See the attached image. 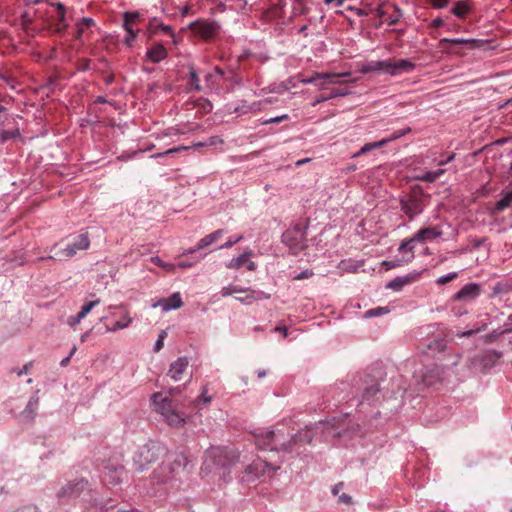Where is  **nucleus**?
<instances>
[{
  "label": "nucleus",
  "instance_id": "1",
  "mask_svg": "<svg viewBox=\"0 0 512 512\" xmlns=\"http://www.w3.org/2000/svg\"><path fill=\"white\" fill-rule=\"evenodd\" d=\"M313 439L311 430L300 431L296 435L284 433L281 429H260L254 434V440L259 449L270 451H291L292 445L297 442L309 443Z\"/></svg>",
  "mask_w": 512,
  "mask_h": 512
},
{
  "label": "nucleus",
  "instance_id": "2",
  "mask_svg": "<svg viewBox=\"0 0 512 512\" xmlns=\"http://www.w3.org/2000/svg\"><path fill=\"white\" fill-rule=\"evenodd\" d=\"M151 402L154 410L160 414L163 420L171 427H181L185 424L186 415L180 411L178 403L162 393H154L151 396Z\"/></svg>",
  "mask_w": 512,
  "mask_h": 512
},
{
  "label": "nucleus",
  "instance_id": "3",
  "mask_svg": "<svg viewBox=\"0 0 512 512\" xmlns=\"http://www.w3.org/2000/svg\"><path fill=\"white\" fill-rule=\"evenodd\" d=\"M249 459L246 455L242 456L230 447H211L205 452L204 467L210 469L211 465L218 467H229L237 462L245 464Z\"/></svg>",
  "mask_w": 512,
  "mask_h": 512
},
{
  "label": "nucleus",
  "instance_id": "4",
  "mask_svg": "<svg viewBox=\"0 0 512 512\" xmlns=\"http://www.w3.org/2000/svg\"><path fill=\"white\" fill-rule=\"evenodd\" d=\"M188 459L183 453L170 455L154 472L157 483H168L184 472Z\"/></svg>",
  "mask_w": 512,
  "mask_h": 512
},
{
  "label": "nucleus",
  "instance_id": "5",
  "mask_svg": "<svg viewBox=\"0 0 512 512\" xmlns=\"http://www.w3.org/2000/svg\"><path fill=\"white\" fill-rule=\"evenodd\" d=\"M415 69V64L407 59H399V60H376L369 61L362 67L363 73H371L382 71L391 76H398L403 73L412 72Z\"/></svg>",
  "mask_w": 512,
  "mask_h": 512
},
{
  "label": "nucleus",
  "instance_id": "6",
  "mask_svg": "<svg viewBox=\"0 0 512 512\" xmlns=\"http://www.w3.org/2000/svg\"><path fill=\"white\" fill-rule=\"evenodd\" d=\"M165 453V447L160 443L150 442L137 449L133 455V465L138 472L144 471L149 464L156 461Z\"/></svg>",
  "mask_w": 512,
  "mask_h": 512
},
{
  "label": "nucleus",
  "instance_id": "7",
  "mask_svg": "<svg viewBox=\"0 0 512 512\" xmlns=\"http://www.w3.org/2000/svg\"><path fill=\"white\" fill-rule=\"evenodd\" d=\"M89 245L90 240L88 238V235L82 233L75 236L73 240L70 243H68L64 249H56L55 246L51 248V252H54V254L48 256L47 259H54L59 261L69 259L73 257L77 253V251L88 249Z\"/></svg>",
  "mask_w": 512,
  "mask_h": 512
},
{
  "label": "nucleus",
  "instance_id": "8",
  "mask_svg": "<svg viewBox=\"0 0 512 512\" xmlns=\"http://www.w3.org/2000/svg\"><path fill=\"white\" fill-rule=\"evenodd\" d=\"M503 354L497 350H487L479 355H475L468 359L467 367L469 369L479 370L482 373H486L497 365Z\"/></svg>",
  "mask_w": 512,
  "mask_h": 512
},
{
  "label": "nucleus",
  "instance_id": "9",
  "mask_svg": "<svg viewBox=\"0 0 512 512\" xmlns=\"http://www.w3.org/2000/svg\"><path fill=\"white\" fill-rule=\"evenodd\" d=\"M282 242L287 245L292 253L297 254L306 246V231L301 224H296L282 234Z\"/></svg>",
  "mask_w": 512,
  "mask_h": 512
},
{
  "label": "nucleus",
  "instance_id": "10",
  "mask_svg": "<svg viewBox=\"0 0 512 512\" xmlns=\"http://www.w3.org/2000/svg\"><path fill=\"white\" fill-rule=\"evenodd\" d=\"M349 72L343 73H314L311 77L303 78L301 83L303 84H313L320 90H324L328 87V85L340 84L341 77H349Z\"/></svg>",
  "mask_w": 512,
  "mask_h": 512
},
{
  "label": "nucleus",
  "instance_id": "11",
  "mask_svg": "<svg viewBox=\"0 0 512 512\" xmlns=\"http://www.w3.org/2000/svg\"><path fill=\"white\" fill-rule=\"evenodd\" d=\"M400 206L401 210L408 216L409 220H413L423 212L426 205L421 196L413 194L402 198L400 200Z\"/></svg>",
  "mask_w": 512,
  "mask_h": 512
},
{
  "label": "nucleus",
  "instance_id": "12",
  "mask_svg": "<svg viewBox=\"0 0 512 512\" xmlns=\"http://www.w3.org/2000/svg\"><path fill=\"white\" fill-rule=\"evenodd\" d=\"M244 466H245V473L250 476L249 479L258 478V477L266 474L267 472L277 471L280 469V465L270 463L267 460H262L260 458L253 461L250 464H247V462H245Z\"/></svg>",
  "mask_w": 512,
  "mask_h": 512
},
{
  "label": "nucleus",
  "instance_id": "13",
  "mask_svg": "<svg viewBox=\"0 0 512 512\" xmlns=\"http://www.w3.org/2000/svg\"><path fill=\"white\" fill-rule=\"evenodd\" d=\"M88 487V482L84 479L68 482L57 493L59 500L76 498Z\"/></svg>",
  "mask_w": 512,
  "mask_h": 512
},
{
  "label": "nucleus",
  "instance_id": "14",
  "mask_svg": "<svg viewBox=\"0 0 512 512\" xmlns=\"http://www.w3.org/2000/svg\"><path fill=\"white\" fill-rule=\"evenodd\" d=\"M482 287L478 283H468L464 285L454 296V301H462L465 303H470L476 298H478L481 294Z\"/></svg>",
  "mask_w": 512,
  "mask_h": 512
},
{
  "label": "nucleus",
  "instance_id": "15",
  "mask_svg": "<svg viewBox=\"0 0 512 512\" xmlns=\"http://www.w3.org/2000/svg\"><path fill=\"white\" fill-rule=\"evenodd\" d=\"M126 471L123 466L107 465L103 475V481L106 484L116 485L126 477Z\"/></svg>",
  "mask_w": 512,
  "mask_h": 512
},
{
  "label": "nucleus",
  "instance_id": "16",
  "mask_svg": "<svg viewBox=\"0 0 512 512\" xmlns=\"http://www.w3.org/2000/svg\"><path fill=\"white\" fill-rule=\"evenodd\" d=\"M189 366V359L186 356L179 357L170 364L168 370V376L175 382L183 379L184 373L187 371Z\"/></svg>",
  "mask_w": 512,
  "mask_h": 512
},
{
  "label": "nucleus",
  "instance_id": "17",
  "mask_svg": "<svg viewBox=\"0 0 512 512\" xmlns=\"http://www.w3.org/2000/svg\"><path fill=\"white\" fill-rule=\"evenodd\" d=\"M420 272L418 271H412L406 275L398 276L391 281H389L386 284V288L394 290V291H400L404 286L415 282L420 277Z\"/></svg>",
  "mask_w": 512,
  "mask_h": 512
},
{
  "label": "nucleus",
  "instance_id": "18",
  "mask_svg": "<svg viewBox=\"0 0 512 512\" xmlns=\"http://www.w3.org/2000/svg\"><path fill=\"white\" fill-rule=\"evenodd\" d=\"M223 234H224V230L218 229V230L214 231L213 233L206 235L198 242L196 247L186 250L184 252V255L192 254L196 251H199L203 248L210 246L211 244L216 242Z\"/></svg>",
  "mask_w": 512,
  "mask_h": 512
},
{
  "label": "nucleus",
  "instance_id": "19",
  "mask_svg": "<svg viewBox=\"0 0 512 512\" xmlns=\"http://www.w3.org/2000/svg\"><path fill=\"white\" fill-rule=\"evenodd\" d=\"M182 305L183 301L180 293L175 292L170 297L161 299L157 304L154 305V307L160 306L163 309V311H170L179 309L180 307H182Z\"/></svg>",
  "mask_w": 512,
  "mask_h": 512
},
{
  "label": "nucleus",
  "instance_id": "20",
  "mask_svg": "<svg viewBox=\"0 0 512 512\" xmlns=\"http://www.w3.org/2000/svg\"><path fill=\"white\" fill-rule=\"evenodd\" d=\"M443 232L439 227H427L420 229L414 236L416 242H426L442 236Z\"/></svg>",
  "mask_w": 512,
  "mask_h": 512
},
{
  "label": "nucleus",
  "instance_id": "21",
  "mask_svg": "<svg viewBox=\"0 0 512 512\" xmlns=\"http://www.w3.org/2000/svg\"><path fill=\"white\" fill-rule=\"evenodd\" d=\"M38 392L39 391H36L31 395L26 407L24 408V410L21 413L22 416L29 421H33L37 414V409H38L39 401H40Z\"/></svg>",
  "mask_w": 512,
  "mask_h": 512
},
{
  "label": "nucleus",
  "instance_id": "22",
  "mask_svg": "<svg viewBox=\"0 0 512 512\" xmlns=\"http://www.w3.org/2000/svg\"><path fill=\"white\" fill-rule=\"evenodd\" d=\"M261 105L262 102H253L249 104L247 101L241 100L238 105L230 107L229 110L237 115H245L250 112L260 111Z\"/></svg>",
  "mask_w": 512,
  "mask_h": 512
},
{
  "label": "nucleus",
  "instance_id": "23",
  "mask_svg": "<svg viewBox=\"0 0 512 512\" xmlns=\"http://www.w3.org/2000/svg\"><path fill=\"white\" fill-rule=\"evenodd\" d=\"M193 25L196 26L197 33L206 39L211 38L219 28L216 22H196Z\"/></svg>",
  "mask_w": 512,
  "mask_h": 512
},
{
  "label": "nucleus",
  "instance_id": "24",
  "mask_svg": "<svg viewBox=\"0 0 512 512\" xmlns=\"http://www.w3.org/2000/svg\"><path fill=\"white\" fill-rule=\"evenodd\" d=\"M146 57L152 63H159L167 57V50L162 44H156L148 49Z\"/></svg>",
  "mask_w": 512,
  "mask_h": 512
},
{
  "label": "nucleus",
  "instance_id": "25",
  "mask_svg": "<svg viewBox=\"0 0 512 512\" xmlns=\"http://www.w3.org/2000/svg\"><path fill=\"white\" fill-rule=\"evenodd\" d=\"M245 297H237L236 299L243 304L249 305L254 301L265 300L270 298V294L260 290H248Z\"/></svg>",
  "mask_w": 512,
  "mask_h": 512
},
{
  "label": "nucleus",
  "instance_id": "26",
  "mask_svg": "<svg viewBox=\"0 0 512 512\" xmlns=\"http://www.w3.org/2000/svg\"><path fill=\"white\" fill-rule=\"evenodd\" d=\"M349 94L348 90L345 89H333L329 94H321L314 99L312 106L316 107L318 104L328 101L333 98L343 97Z\"/></svg>",
  "mask_w": 512,
  "mask_h": 512
},
{
  "label": "nucleus",
  "instance_id": "27",
  "mask_svg": "<svg viewBox=\"0 0 512 512\" xmlns=\"http://www.w3.org/2000/svg\"><path fill=\"white\" fill-rule=\"evenodd\" d=\"M251 256H252V251L247 250L244 253H242L241 255L232 258L226 264V267L229 269H239L240 267H242L244 264H246L248 262V260L250 259Z\"/></svg>",
  "mask_w": 512,
  "mask_h": 512
},
{
  "label": "nucleus",
  "instance_id": "28",
  "mask_svg": "<svg viewBox=\"0 0 512 512\" xmlns=\"http://www.w3.org/2000/svg\"><path fill=\"white\" fill-rule=\"evenodd\" d=\"M379 384L376 381H372L371 384L367 385L362 394V402L367 401L370 403L374 400L375 396L379 393Z\"/></svg>",
  "mask_w": 512,
  "mask_h": 512
},
{
  "label": "nucleus",
  "instance_id": "29",
  "mask_svg": "<svg viewBox=\"0 0 512 512\" xmlns=\"http://www.w3.org/2000/svg\"><path fill=\"white\" fill-rule=\"evenodd\" d=\"M471 6L467 1H457L451 9V13L458 18H465Z\"/></svg>",
  "mask_w": 512,
  "mask_h": 512
},
{
  "label": "nucleus",
  "instance_id": "30",
  "mask_svg": "<svg viewBox=\"0 0 512 512\" xmlns=\"http://www.w3.org/2000/svg\"><path fill=\"white\" fill-rule=\"evenodd\" d=\"M386 145V141H375V142H371V143H367L365 144L364 146L361 147V149L359 151H357L356 153H354L352 155V158H358L360 157L361 155H364V154H367L369 153L370 151L374 150V149H377V148H381L383 146Z\"/></svg>",
  "mask_w": 512,
  "mask_h": 512
},
{
  "label": "nucleus",
  "instance_id": "31",
  "mask_svg": "<svg viewBox=\"0 0 512 512\" xmlns=\"http://www.w3.org/2000/svg\"><path fill=\"white\" fill-rule=\"evenodd\" d=\"M95 24V21L90 17H84L80 22L76 24L77 30L75 34V38L80 40L85 30L92 27Z\"/></svg>",
  "mask_w": 512,
  "mask_h": 512
},
{
  "label": "nucleus",
  "instance_id": "32",
  "mask_svg": "<svg viewBox=\"0 0 512 512\" xmlns=\"http://www.w3.org/2000/svg\"><path fill=\"white\" fill-rule=\"evenodd\" d=\"M188 84L191 89L198 91V92L202 91V86L200 84V78L193 66L189 67V82H188Z\"/></svg>",
  "mask_w": 512,
  "mask_h": 512
},
{
  "label": "nucleus",
  "instance_id": "33",
  "mask_svg": "<svg viewBox=\"0 0 512 512\" xmlns=\"http://www.w3.org/2000/svg\"><path fill=\"white\" fill-rule=\"evenodd\" d=\"M132 322V318L125 314L120 320H118L112 327H107V332H115L120 329L127 328Z\"/></svg>",
  "mask_w": 512,
  "mask_h": 512
},
{
  "label": "nucleus",
  "instance_id": "34",
  "mask_svg": "<svg viewBox=\"0 0 512 512\" xmlns=\"http://www.w3.org/2000/svg\"><path fill=\"white\" fill-rule=\"evenodd\" d=\"M512 203V189L506 192L501 199L496 202L495 209L497 211H503Z\"/></svg>",
  "mask_w": 512,
  "mask_h": 512
},
{
  "label": "nucleus",
  "instance_id": "35",
  "mask_svg": "<svg viewBox=\"0 0 512 512\" xmlns=\"http://www.w3.org/2000/svg\"><path fill=\"white\" fill-rule=\"evenodd\" d=\"M67 26L65 12L57 14L54 31L58 34H62L65 32Z\"/></svg>",
  "mask_w": 512,
  "mask_h": 512
},
{
  "label": "nucleus",
  "instance_id": "36",
  "mask_svg": "<svg viewBox=\"0 0 512 512\" xmlns=\"http://www.w3.org/2000/svg\"><path fill=\"white\" fill-rule=\"evenodd\" d=\"M413 258H414V254H411L408 258L384 261L383 265L386 267L387 270H389V269L399 267V266L403 265L404 263H408V262L412 261Z\"/></svg>",
  "mask_w": 512,
  "mask_h": 512
},
{
  "label": "nucleus",
  "instance_id": "37",
  "mask_svg": "<svg viewBox=\"0 0 512 512\" xmlns=\"http://www.w3.org/2000/svg\"><path fill=\"white\" fill-rule=\"evenodd\" d=\"M410 131H411L410 127H405V128H402V129L395 130L394 132L391 133V135L389 137L381 139V141H386V144H388V143H390V142H392L394 140H397V139L405 136Z\"/></svg>",
  "mask_w": 512,
  "mask_h": 512
},
{
  "label": "nucleus",
  "instance_id": "38",
  "mask_svg": "<svg viewBox=\"0 0 512 512\" xmlns=\"http://www.w3.org/2000/svg\"><path fill=\"white\" fill-rule=\"evenodd\" d=\"M140 17V13L137 12V11H134V12H130V11H126L123 13V19H124V23H123V27L126 28V27H132V24Z\"/></svg>",
  "mask_w": 512,
  "mask_h": 512
},
{
  "label": "nucleus",
  "instance_id": "39",
  "mask_svg": "<svg viewBox=\"0 0 512 512\" xmlns=\"http://www.w3.org/2000/svg\"><path fill=\"white\" fill-rule=\"evenodd\" d=\"M389 313L388 307H376L365 311V318H372Z\"/></svg>",
  "mask_w": 512,
  "mask_h": 512
},
{
  "label": "nucleus",
  "instance_id": "40",
  "mask_svg": "<svg viewBox=\"0 0 512 512\" xmlns=\"http://www.w3.org/2000/svg\"><path fill=\"white\" fill-rule=\"evenodd\" d=\"M16 138H20V131L19 129H15V130H12V131H6V130H2L0 132V141L1 142H6L10 139H16Z\"/></svg>",
  "mask_w": 512,
  "mask_h": 512
},
{
  "label": "nucleus",
  "instance_id": "41",
  "mask_svg": "<svg viewBox=\"0 0 512 512\" xmlns=\"http://www.w3.org/2000/svg\"><path fill=\"white\" fill-rule=\"evenodd\" d=\"M99 302H100V301L97 299V300L90 301V302H88V303L84 304V305L81 307L80 311H79L77 314H79V316H80L82 319H84V318H85V317L90 313V311H91V310H92L96 305H98V304H99Z\"/></svg>",
  "mask_w": 512,
  "mask_h": 512
},
{
  "label": "nucleus",
  "instance_id": "42",
  "mask_svg": "<svg viewBox=\"0 0 512 512\" xmlns=\"http://www.w3.org/2000/svg\"><path fill=\"white\" fill-rule=\"evenodd\" d=\"M416 242V240H413V237L409 238V239H405L404 241H402V243L400 244L399 248H398V251L401 252V253H405L407 251L409 252H413V249H414V243Z\"/></svg>",
  "mask_w": 512,
  "mask_h": 512
},
{
  "label": "nucleus",
  "instance_id": "43",
  "mask_svg": "<svg viewBox=\"0 0 512 512\" xmlns=\"http://www.w3.org/2000/svg\"><path fill=\"white\" fill-rule=\"evenodd\" d=\"M222 143L223 140L219 136H211L205 142L195 143L194 147L215 146Z\"/></svg>",
  "mask_w": 512,
  "mask_h": 512
},
{
  "label": "nucleus",
  "instance_id": "44",
  "mask_svg": "<svg viewBox=\"0 0 512 512\" xmlns=\"http://www.w3.org/2000/svg\"><path fill=\"white\" fill-rule=\"evenodd\" d=\"M458 277V272H451L447 275L440 276L437 278L436 283L438 285H445Z\"/></svg>",
  "mask_w": 512,
  "mask_h": 512
},
{
  "label": "nucleus",
  "instance_id": "45",
  "mask_svg": "<svg viewBox=\"0 0 512 512\" xmlns=\"http://www.w3.org/2000/svg\"><path fill=\"white\" fill-rule=\"evenodd\" d=\"M211 399H212V397L207 395L206 391L203 390L201 396L195 402L196 408L202 409L203 406H205V405L210 403Z\"/></svg>",
  "mask_w": 512,
  "mask_h": 512
},
{
  "label": "nucleus",
  "instance_id": "46",
  "mask_svg": "<svg viewBox=\"0 0 512 512\" xmlns=\"http://www.w3.org/2000/svg\"><path fill=\"white\" fill-rule=\"evenodd\" d=\"M242 240H243V236L242 235H238V236H235V237H230L224 244L219 246L218 249H228V248H231L233 245H235L236 243H238V242H240Z\"/></svg>",
  "mask_w": 512,
  "mask_h": 512
},
{
  "label": "nucleus",
  "instance_id": "47",
  "mask_svg": "<svg viewBox=\"0 0 512 512\" xmlns=\"http://www.w3.org/2000/svg\"><path fill=\"white\" fill-rule=\"evenodd\" d=\"M125 31L127 32V35L125 37V43L127 45H131L132 42L135 40V38L137 37V31L134 30L132 27H126L124 28Z\"/></svg>",
  "mask_w": 512,
  "mask_h": 512
},
{
  "label": "nucleus",
  "instance_id": "48",
  "mask_svg": "<svg viewBox=\"0 0 512 512\" xmlns=\"http://www.w3.org/2000/svg\"><path fill=\"white\" fill-rule=\"evenodd\" d=\"M417 179L420 181L429 182V183L436 181L435 174L433 171H427L421 175H418Z\"/></svg>",
  "mask_w": 512,
  "mask_h": 512
},
{
  "label": "nucleus",
  "instance_id": "49",
  "mask_svg": "<svg viewBox=\"0 0 512 512\" xmlns=\"http://www.w3.org/2000/svg\"><path fill=\"white\" fill-rule=\"evenodd\" d=\"M441 42H451L453 44H467V43L474 44V43H476V40H474V39H464V38H454V39L444 38V39L441 40Z\"/></svg>",
  "mask_w": 512,
  "mask_h": 512
},
{
  "label": "nucleus",
  "instance_id": "50",
  "mask_svg": "<svg viewBox=\"0 0 512 512\" xmlns=\"http://www.w3.org/2000/svg\"><path fill=\"white\" fill-rule=\"evenodd\" d=\"M186 149H187V147H185V146H181V147H177V148H171V149H168V150H166L164 152L154 154L151 157L152 158H159V157H162V156H165V155H169V154H173V153H176L178 151L186 150Z\"/></svg>",
  "mask_w": 512,
  "mask_h": 512
},
{
  "label": "nucleus",
  "instance_id": "51",
  "mask_svg": "<svg viewBox=\"0 0 512 512\" xmlns=\"http://www.w3.org/2000/svg\"><path fill=\"white\" fill-rule=\"evenodd\" d=\"M205 81L207 83V86L210 88H213L218 85L217 77H215L214 73H207L205 75Z\"/></svg>",
  "mask_w": 512,
  "mask_h": 512
},
{
  "label": "nucleus",
  "instance_id": "52",
  "mask_svg": "<svg viewBox=\"0 0 512 512\" xmlns=\"http://www.w3.org/2000/svg\"><path fill=\"white\" fill-rule=\"evenodd\" d=\"M421 377H422V384L425 387L432 386L436 382V377H434L432 375H428L427 373H424Z\"/></svg>",
  "mask_w": 512,
  "mask_h": 512
},
{
  "label": "nucleus",
  "instance_id": "53",
  "mask_svg": "<svg viewBox=\"0 0 512 512\" xmlns=\"http://www.w3.org/2000/svg\"><path fill=\"white\" fill-rule=\"evenodd\" d=\"M199 106L204 113L211 112L213 108L212 103L208 99H200Z\"/></svg>",
  "mask_w": 512,
  "mask_h": 512
},
{
  "label": "nucleus",
  "instance_id": "54",
  "mask_svg": "<svg viewBox=\"0 0 512 512\" xmlns=\"http://www.w3.org/2000/svg\"><path fill=\"white\" fill-rule=\"evenodd\" d=\"M82 318L79 316V314L73 315L68 317L67 324L71 327H75L81 322Z\"/></svg>",
  "mask_w": 512,
  "mask_h": 512
},
{
  "label": "nucleus",
  "instance_id": "55",
  "mask_svg": "<svg viewBox=\"0 0 512 512\" xmlns=\"http://www.w3.org/2000/svg\"><path fill=\"white\" fill-rule=\"evenodd\" d=\"M450 0H430L432 6L437 9L445 8Z\"/></svg>",
  "mask_w": 512,
  "mask_h": 512
},
{
  "label": "nucleus",
  "instance_id": "56",
  "mask_svg": "<svg viewBox=\"0 0 512 512\" xmlns=\"http://www.w3.org/2000/svg\"><path fill=\"white\" fill-rule=\"evenodd\" d=\"M394 9H395V11H396V13H397V14H396L395 16L390 17V18L388 19V23H389V25H394V24H396V23L399 21L400 17L402 16L401 10H400L397 6H395V7H394Z\"/></svg>",
  "mask_w": 512,
  "mask_h": 512
},
{
  "label": "nucleus",
  "instance_id": "57",
  "mask_svg": "<svg viewBox=\"0 0 512 512\" xmlns=\"http://www.w3.org/2000/svg\"><path fill=\"white\" fill-rule=\"evenodd\" d=\"M76 350H77L76 346H73L69 355L61 360L60 366L66 367L68 365V363L70 362L71 357L75 354Z\"/></svg>",
  "mask_w": 512,
  "mask_h": 512
},
{
  "label": "nucleus",
  "instance_id": "58",
  "mask_svg": "<svg viewBox=\"0 0 512 512\" xmlns=\"http://www.w3.org/2000/svg\"><path fill=\"white\" fill-rule=\"evenodd\" d=\"M158 28L163 31L164 33L174 37V32H173V29L170 25H166L164 23H159L158 24Z\"/></svg>",
  "mask_w": 512,
  "mask_h": 512
},
{
  "label": "nucleus",
  "instance_id": "59",
  "mask_svg": "<svg viewBox=\"0 0 512 512\" xmlns=\"http://www.w3.org/2000/svg\"><path fill=\"white\" fill-rule=\"evenodd\" d=\"M312 275H313V272L311 270H305V271H302L301 273L297 274L294 277V279L302 280V279L310 278Z\"/></svg>",
  "mask_w": 512,
  "mask_h": 512
},
{
  "label": "nucleus",
  "instance_id": "60",
  "mask_svg": "<svg viewBox=\"0 0 512 512\" xmlns=\"http://www.w3.org/2000/svg\"><path fill=\"white\" fill-rule=\"evenodd\" d=\"M288 118H289V116L287 114H283L281 116L270 118V119L266 120L265 123L266 124H268V123H278V122H281V121L286 120Z\"/></svg>",
  "mask_w": 512,
  "mask_h": 512
},
{
  "label": "nucleus",
  "instance_id": "61",
  "mask_svg": "<svg viewBox=\"0 0 512 512\" xmlns=\"http://www.w3.org/2000/svg\"><path fill=\"white\" fill-rule=\"evenodd\" d=\"M13 512H38V509L35 506L28 505V506H25L23 508L17 509V510H15Z\"/></svg>",
  "mask_w": 512,
  "mask_h": 512
},
{
  "label": "nucleus",
  "instance_id": "62",
  "mask_svg": "<svg viewBox=\"0 0 512 512\" xmlns=\"http://www.w3.org/2000/svg\"><path fill=\"white\" fill-rule=\"evenodd\" d=\"M233 294V287L230 285V286H226V287H223L221 289V295L223 297H227V296H230Z\"/></svg>",
  "mask_w": 512,
  "mask_h": 512
},
{
  "label": "nucleus",
  "instance_id": "63",
  "mask_svg": "<svg viewBox=\"0 0 512 512\" xmlns=\"http://www.w3.org/2000/svg\"><path fill=\"white\" fill-rule=\"evenodd\" d=\"M455 159V153H451L445 160H441L438 162V165H446L450 162H452Z\"/></svg>",
  "mask_w": 512,
  "mask_h": 512
},
{
  "label": "nucleus",
  "instance_id": "64",
  "mask_svg": "<svg viewBox=\"0 0 512 512\" xmlns=\"http://www.w3.org/2000/svg\"><path fill=\"white\" fill-rule=\"evenodd\" d=\"M339 501L340 502H343L345 504H351L352 503V498L351 496H349L348 494H342L340 497H339Z\"/></svg>",
  "mask_w": 512,
  "mask_h": 512
}]
</instances>
